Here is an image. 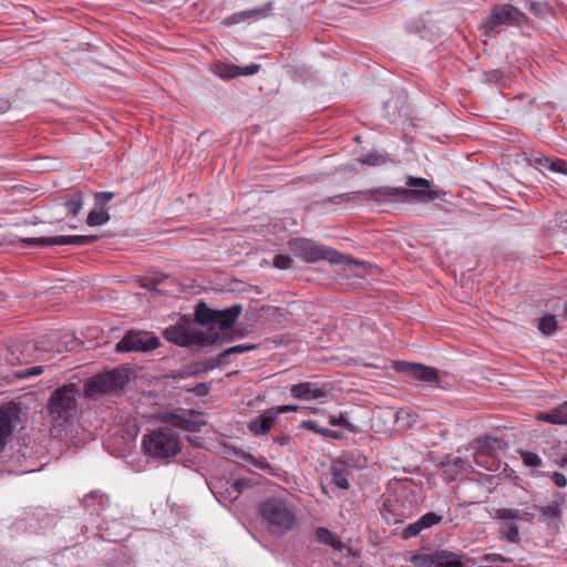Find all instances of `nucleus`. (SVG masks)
Listing matches in <instances>:
<instances>
[{
	"instance_id": "nucleus-1",
	"label": "nucleus",
	"mask_w": 567,
	"mask_h": 567,
	"mask_svg": "<svg viewBox=\"0 0 567 567\" xmlns=\"http://www.w3.org/2000/svg\"><path fill=\"white\" fill-rule=\"evenodd\" d=\"M406 186L404 187H390L381 186L375 187L368 193L373 198L375 204H384L393 198H399L400 202H420L429 203L437 198L435 192L431 190V184L427 179L422 177L408 176Z\"/></svg>"
},
{
	"instance_id": "nucleus-2",
	"label": "nucleus",
	"mask_w": 567,
	"mask_h": 567,
	"mask_svg": "<svg viewBox=\"0 0 567 567\" xmlns=\"http://www.w3.org/2000/svg\"><path fill=\"white\" fill-rule=\"evenodd\" d=\"M79 398L80 389L74 383L59 386L51 393L48 413L55 427L64 426L75 417Z\"/></svg>"
},
{
	"instance_id": "nucleus-3",
	"label": "nucleus",
	"mask_w": 567,
	"mask_h": 567,
	"mask_svg": "<svg viewBox=\"0 0 567 567\" xmlns=\"http://www.w3.org/2000/svg\"><path fill=\"white\" fill-rule=\"evenodd\" d=\"M144 452L158 460H168L176 456L181 450V441L177 432L171 427H159L143 435Z\"/></svg>"
},
{
	"instance_id": "nucleus-4",
	"label": "nucleus",
	"mask_w": 567,
	"mask_h": 567,
	"mask_svg": "<svg viewBox=\"0 0 567 567\" xmlns=\"http://www.w3.org/2000/svg\"><path fill=\"white\" fill-rule=\"evenodd\" d=\"M529 24L528 17L511 3L494 4L488 17L481 23L485 35L499 33L505 27H520Z\"/></svg>"
},
{
	"instance_id": "nucleus-5",
	"label": "nucleus",
	"mask_w": 567,
	"mask_h": 567,
	"mask_svg": "<svg viewBox=\"0 0 567 567\" xmlns=\"http://www.w3.org/2000/svg\"><path fill=\"white\" fill-rule=\"evenodd\" d=\"M259 514L274 534H285L295 524V514L280 498H268L259 505Z\"/></svg>"
},
{
	"instance_id": "nucleus-6",
	"label": "nucleus",
	"mask_w": 567,
	"mask_h": 567,
	"mask_svg": "<svg viewBox=\"0 0 567 567\" xmlns=\"http://www.w3.org/2000/svg\"><path fill=\"white\" fill-rule=\"evenodd\" d=\"M243 311L241 305H233L224 310H213L205 302H199L195 309V319L199 324L227 330L233 327Z\"/></svg>"
},
{
	"instance_id": "nucleus-7",
	"label": "nucleus",
	"mask_w": 567,
	"mask_h": 567,
	"mask_svg": "<svg viewBox=\"0 0 567 567\" xmlns=\"http://www.w3.org/2000/svg\"><path fill=\"white\" fill-rule=\"evenodd\" d=\"M164 337L169 342H173L181 347H188L193 344L197 346H210L216 343L220 337L217 332L207 333L202 329L175 324L164 330Z\"/></svg>"
},
{
	"instance_id": "nucleus-8",
	"label": "nucleus",
	"mask_w": 567,
	"mask_h": 567,
	"mask_svg": "<svg viewBox=\"0 0 567 567\" xmlns=\"http://www.w3.org/2000/svg\"><path fill=\"white\" fill-rule=\"evenodd\" d=\"M128 381L126 370L114 369L92 377L85 383L84 393L89 398L121 390Z\"/></svg>"
},
{
	"instance_id": "nucleus-9",
	"label": "nucleus",
	"mask_w": 567,
	"mask_h": 567,
	"mask_svg": "<svg viewBox=\"0 0 567 567\" xmlns=\"http://www.w3.org/2000/svg\"><path fill=\"white\" fill-rule=\"evenodd\" d=\"M291 248L297 256L303 258L308 262L326 260L332 265H339L344 259V256L338 250L324 245H317L305 238L293 240L291 243Z\"/></svg>"
},
{
	"instance_id": "nucleus-10",
	"label": "nucleus",
	"mask_w": 567,
	"mask_h": 567,
	"mask_svg": "<svg viewBox=\"0 0 567 567\" xmlns=\"http://www.w3.org/2000/svg\"><path fill=\"white\" fill-rule=\"evenodd\" d=\"M156 337L144 331H128L115 346L117 352L150 351L158 347Z\"/></svg>"
},
{
	"instance_id": "nucleus-11",
	"label": "nucleus",
	"mask_w": 567,
	"mask_h": 567,
	"mask_svg": "<svg viewBox=\"0 0 567 567\" xmlns=\"http://www.w3.org/2000/svg\"><path fill=\"white\" fill-rule=\"evenodd\" d=\"M97 240V236H56V237H41V238H24L22 239L24 247L34 246H52V245H76L84 246L93 244Z\"/></svg>"
},
{
	"instance_id": "nucleus-12",
	"label": "nucleus",
	"mask_w": 567,
	"mask_h": 567,
	"mask_svg": "<svg viewBox=\"0 0 567 567\" xmlns=\"http://www.w3.org/2000/svg\"><path fill=\"white\" fill-rule=\"evenodd\" d=\"M477 443L480 444L478 450L474 454V461L476 465L482 466L486 470L494 471L497 470V461L495 457H492L493 464H485L483 458L488 456H495L496 449L501 447L502 441L493 437H486L484 440H477Z\"/></svg>"
},
{
	"instance_id": "nucleus-13",
	"label": "nucleus",
	"mask_w": 567,
	"mask_h": 567,
	"mask_svg": "<svg viewBox=\"0 0 567 567\" xmlns=\"http://www.w3.org/2000/svg\"><path fill=\"white\" fill-rule=\"evenodd\" d=\"M396 370L400 372H405L416 380L423 382L433 383L439 380L437 371L434 368H430L423 364L399 362L396 364Z\"/></svg>"
},
{
	"instance_id": "nucleus-14",
	"label": "nucleus",
	"mask_w": 567,
	"mask_h": 567,
	"mask_svg": "<svg viewBox=\"0 0 567 567\" xmlns=\"http://www.w3.org/2000/svg\"><path fill=\"white\" fill-rule=\"evenodd\" d=\"M202 413L196 410H189L186 414L172 413L168 417L171 423L187 432H199L205 422L198 420Z\"/></svg>"
},
{
	"instance_id": "nucleus-15",
	"label": "nucleus",
	"mask_w": 567,
	"mask_h": 567,
	"mask_svg": "<svg viewBox=\"0 0 567 567\" xmlns=\"http://www.w3.org/2000/svg\"><path fill=\"white\" fill-rule=\"evenodd\" d=\"M474 558L449 550H436V567H473Z\"/></svg>"
},
{
	"instance_id": "nucleus-16",
	"label": "nucleus",
	"mask_w": 567,
	"mask_h": 567,
	"mask_svg": "<svg viewBox=\"0 0 567 567\" xmlns=\"http://www.w3.org/2000/svg\"><path fill=\"white\" fill-rule=\"evenodd\" d=\"M290 393L295 399L299 400H316L327 394L324 385H319L312 382H302L291 386Z\"/></svg>"
},
{
	"instance_id": "nucleus-17",
	"label": "nucleus",
	"mask_w": 567,
	"mask_h": 567,
	"mask_svg": "<svg viewBox=\"0 0 567 567\" xmlns=\"http://www.w3.org/2000/svg\"><path fill=\"white\" fill-rule=\"evenodd\" d=\"M256 348L255 344H238L221 351L216 358H210L204 362L203 371L213 370L217 367L226 365L229 363L231 354H240Z\"/></svg>"
},
{
	"instance_id": "nucleus-18",
	"label": "nucleus",
	"mask_w": 567,
	"mask_h": 567,
	"mask_svg": "<svg viewBox=\"0 0 567 567\" xmlns=\"http://www.w3.org/2000/svg\"><path fill=\"white\" fill-rule=\"evenodd\" d=\"M272 4L274 3L270 1V2L266 3L264 7L234 13V14L225 18L223 23L225 25H233V24L240 23V22H243L247 19H251V18H254V19L267 18L270 16V13L272 11Z\"/></svg>"
},
{
	"instance_id": "nucleus-19",
	"label": "nucleus",
	"mask_w": 567,
	"mask_h": 567,
	"mask_svg": "<svg viewBox=\"0 0 567 567\" xmlns=\"http://www.w3.org/2000/svg\"><path fill=\"white\" fill-rule=\"evenodd\" d=\"M443 476L447 481H454L460 474L468 472L471 464L461 456H447L442 462Z\"/></svg>"
},
{
	"instance_id": "nucleus-20",
	"label": "nucleus",
	"mask_w": 567,
	"mask_h": 567,
	"mask_svg": "<svg viewBox=\"0 0 567 567\" xmlns=\"http://www.w3.org/2000/svg\"><path fill=\"white\" fill-rule=\"evenodd\" d=\"M276 419L277 413L271 409L267 410L261 415L251 420L248 424V429L255 435H264L270 431Z\"/></svg>"
},
{
	"instance_id": "nucleus-21",
	"label": "nucleus",
	"mask_w": 567,
	"mask_h": 567,
	"mask_svg": "<svg viewBox=\"0 0 567 567\" xmlns=\"http://www.w3.org/2000/svg\"><path fill=\"white\" fill-rule=\"evenodd\" d=\"M401 504L396 497H389L383 501L381 515L389 524H395L404 516Z\"/></svg>"
},
{
	"instance_id": "nucleus-22",
	"label": "nucleus",
	"mask_w": 567,
	"mask_h": 567,
	"mask_svg": "<svg viewBox=\"0 0 567 567\" xmlns=\"http://www.w3.org/2000/svg\"><path fill=\"white\" fill-rule=\"evenodd\" d=\"M373 188L364 189V190H358V192H350V193H343L338 194L334 196L326 197L321 200L323 205L326 204H333V205H342L350 203L352 200H355L358 198H362L364 200L373 202V198L368 195L369 192H371Z\"/></svg>"
},
{
	"instance_id": "nucleus-23",
	"label": "nucleus",
	"mask_w": 567,
	"mask_h": 567,
	"mask_svg": "<svg viewBox=\"0 0 567 567\" xmlns=\"http://www.w3.org/2000/svg\"><path fill=\"white\" fill-rule=\"evenodd\" d=\"M536 419L550 424H567V402L548 412H538Z\"/></svg>"
},
{
	"instance_id": "nucleus-24",
	"label": "nucleus",
	"mask_w": 567,
	"mask_h": 567,
	"mask_svg": "<svg viewBox=\"0 0 567 567\" xmlns=\"http://www.w3.org/2000/svg\"><path fill=\"white\" fill-rule=\"evenodd\" d=\"M13 431V416L0 406V449L7 444Z\"/></svg>"
},
{
	"instance_id": "nucleus-25",
	"label": "nucleus",
	"mask_w": 567,
	"mask_h": 567,
	"mask_svg": "<svg viewBox=\"0 0 567 567\" xmlns=\"http://www.w3.org/2000/svg\"><path fill=\"white\" fill-rule=\"evenodd\" d=\"M316 539L324 545H329L334 549L341 550L343 545L340 538L334 534L331 533L329 529L324 527H319L316 530Z\"/></svg>"
},
{
	"instance_id": "nucleus-26",
	"label": "nucleus",
	"mask_w": 567,
	"mask_h": 567,
	"mask_svg": "<svg viewBox=\"0 0 567 567\" xmlns=\"http://www.w3.org/2000/svg\"><path fill=\"white\" fill-rule=\"evenodd\" d=\"M348 412H341L339 415H329L328 422L331 426H342L347 429L350 433L358 434L360 429L350 423L347 419Z\"/></svg>"
},
{
	"instance_id": "nucleus-27",
	"label": "nucleus",
	"mask_w": 567,
	"mask_h": 567,
	"mask_svg": "<svg viewBox=\"0 0 567 567\" xmlns=\"http://www.w3.org/2000/svg\"><path fill=\"white\" fill-rule=\"evenodd\" d=\"M214 72L221 79H234L240 76L239 66L227 63L215 64Z\"/></svg>"
},
{
	"instance_id": "nucleus-28",
	"label": "nucleus",
	"mask_w": 567,
	"mask_h": 567,
	"mask_svg": "<svg viewBox=\"0 0 567 567\" xmlns=\"http://www.w3.org/2000/svg\"><path fill=\"white\" fill-rule=\"evenodd\" d=\"M331 476V482L339 488L348 489L350 487L348 472L342 466H333Z\"/></svg>"
},
{
	"instance_id": "nucleus-29",
	"label": "nucleus",
	"mask_w": 567,
	"mask_h": 567,
	"mask_svg": "<svg viewBox=\"0 0 567 567\" xmlns=\"http://www.w3.org/2000/svg\"><path fill=\"white\" fill-rule=\"evenodd\" d=\"M415 567H436V551L431 554H415L411 558Z\"/></svg>"
},
{
	"instance_id": "nucleus-30",
	"label": "nucleus",
	"mask_w": 567,
	"mask_h": 567,
	"mask_svg": "<svg viewBox=\"0 0 567 567\" xmlns=\"http://www.w3.org/2000/svg\"><path fill=\"white\" fill-rule=\"evenodd\" d=\"M65 208L72 216H76L83 206V194L81 192L73 193L64 203Z\"/></svg>"
},
{
	"instance_id": "nucleus-31",
	"label": "nucleus",
	"mask_w": 567,
	"mask_h": 567,
	"mask_svg": "<svg viewBox=\"0 0 567 567\" xmlns=\"http://www.w3.org/2000/svg\"><path fill=\"white\" fill-rule=\"evenodd\" d=\"M539 515L543 519H557L561 515V505L559 503H553L546 506L538 507Z\"/></svg>"
},
{
	"instance_id": "nucleus-32",
	"label": "nucleus",
	"mask_w": 567,
	"mask_h": 567,
	"mask_svg": "<svg viewBox=\"0 0 567 567\" xmlns=\"http://www.w3.org/2000/svg\"><path fill=\"white\" fill-rule=\"evenodd\" d=\"M110 220V215L103 210L100 209H92L86 218V224L89 226H101L104 225Z\"/></svg>"
},
{
	"instance_id": "nucleus-33",
	"label": "nucleus",
	"mask_w": 567,
	"mask_h": 567,
	"mask_svg": "<svg viewBox=\"0 0 567 567\" xmlns=\"http://www.w3.org/2000/svg\"><path fill=\"white\" fill-rule=\"evenodd\" d=\"M527 9L529 10V12H532L534 16L538 18H546L550 16L553 12L551 7L546 2L530 1L527 4Z\"/></svg>"
},
{
	"instance_id": "nucleus-34",
	"label": "nucleus",
	"mask_w": 567,
	"mask_h": 567,
	"mask_svg": "<svg viewBox=\"0 0 567 567\" xmlns=\"http://www.w3.org/2000/svg\"><path fill=\"white\" fill-rule=\"evenodd\" d=\"M557 328L556 317L553 315L544 316L538 323V329L546 336H551Z\"/></svg>"
},
{
	"instance_id": "nucleus-35",
	"label": "nucleus",
	"mask_w": 567,
	"mask_h": 567,
	"mask_svg": "<svg viewBox=\"0 0 567 567\" xmlns=\"http://www.w3.org/2000/svg\"><path fill=\"white\" fill-rule=\"evenodd\" d=\"M502 536L512 544H518L520 540V535L518 530V526L515 523H511L505 525L501 530Z\"/></svg>"
},
{
	"instance_id": "nucleus-36",
	"label": "nucleus",
	"mask_w": 567,
	"mask_h": 567,
	"mask_svg": "<svg viewBox=\"0 0 567 567\" xmlns=\"http://www.w3.org/2000/svg\"><path fill=\"white\" fill-rule=\"evenodd\" d=\"M442 518L443 517L441 515L430 512V513L422 515L416 522H417L419 526L421 527V529L424 530V529H427V528L441 523Z\"/></svg>"
},
{
	"instance_id": "nucleus-37",
	"label": "nucleus",
	"mask_w": 567,
	"mask_h": 567,
	"mask_svg": "<svg viewBox=\"0 0 567 567\" xmlns=\"http://www.w3.org/2000/svg\"><path fill=\"white\" fill-rule=\"evenodd\" d=\"M526 515H528L526 512L515 508H501L496 511V518H501L504 520H514L523 518Z\"/></svg>"
},
{
	"instance_id": "nucleus-38",
	"label": "nucleus",
	"mask_w": 567,
	"mask_h": 567,
	"mask_svg": "<svg viewBox=\"0 0 567 567\" xmlns=\"http://www.w3.org/2000/svg\"><path fill=\"white\" fill-rule=\"evenodd\" d=\"M359 162L369 166H380L386 163V156L379 152H373L362 156Z\"/></svg>"
},
{
	"instance_id": "nucleus-39",
	"label": "nucleus",
	"mask_w": 567,
	"mask_h": 567,
	"mask_svg": "<svg viewBox=\"0 0 567 567\" xmlns=\"http://www.w3.org/2000/svg\"><path fill=\"white\" fill-rule=\"evenodd\" d=\"M43 373V367L42 365H35L31 368H23L14 372V378L17 379H29L32 377H37Z\"/></svg>"
},
{
	"instance_id": "nucleus-40",
	"label": "nucleus",
	"mask_w": 567,
	"mask_h": 567,
	"mask_svg": "<svg viewBox=\"0 0 567 567\" xmlns=\"http://www.w3.org/2000/svg\"><path fill=\"white\" fill-rule=\"evenodd\" d=\"M233 486V497H239L241 493L250 488L252 486V481L247 477H240L236 480L234 483H231Z\"/></svg>"
},
{
	"instance_id": "nucleus-41",
	"label": "nucleus",
	"mask_w": 567,
	"mask_h": 567,
	"mask_svg": "<svg viewBox=\"0 0 567 567\" xmlns=\"http://www.w3.org/2000/svg\"><path fill=\"white\" fill-rule=\"evenodd\" d=\"M300 426L307 431L315 432L323 437L326 436L324 432H327V427L320 426L317 421L305 420L301 422Z\"/></svg>"
},
{
	"instance_id": "nucleus-42",
	"label": "nucleus",
	"mask_w": 567,
	"mask_h": 567,
	"mask_svg": "<svg viewBox=\"0 0 567 567\" xmlns=\"http://www.w3.org/2000/svg\"><path fill=\"white\" fill-rule=\"evenodd\" d=\"M114 198V193L112 192H97L94 195L95 205L100 208H103L106 204H109Z\"/></svg>"
},
{
	"instance_id": "nucleus-43",
	"label": "nucleus",
	"mask_w": 567,
	"mask_h": 567,
	"mask_svg": "<svg viewBox=\"0 0 567 567\" xmlns=\"http://www.w3.org/2000/svg\"><path fill=\"white\" fill-rule=\"evenodd\" d=\"M274 266L278 269H289L292 266V259L287 255H277L274 258Z\"/></svg>"
},
{
	"instance_id": "nucleus-44",
	"label": "nucleus",
	"mask_w": 567,
	"mask_h": 567,
	"mask_svg": "<svg viewBox=\"0 0 567 567\" xmlns=\"http://www.w3.org/2000/svg\"><path fill=\"white\" fill-rule=\"evenodd\" d=\"M422 532L421 527L419 526L417 522L415 520L412 524H409L402 532V538L409 539L412 537L417 536Z\"/></svg>"
},
{
	"instance_id": "nucleus-45",
	"label": "nucleus",
	"mask_w": 567,
	"mask_h": 567,
	"mask_svg": "<svg viewBox=\"0 0 567 567\" xmlns=\"http://www.w3.org/2000/svg\"><path fill=\"white\" fill-rule=\"evenodd\" d=\"M187 391L194 393L197 396H205L210 391V384L207 382H202V383L196 384L192 389H187Z\"/></svg>"
},
{
	"instance_id": "nucleus-46",
	"label": "nucleus",
	"mask_w": 567,
	"mask_h": 567,
	"mask_svg": "<svg viewBox=\"0 0 567 567\" xmlns=\"http://www.w3.org/2000/svg\"><path fill=\"white\" fill-rule=\"evenodd\" d=\"M549 169L555 173L567 175V161L556 159L549 163Z\"/></svg>"
},
{
	"instance_id": "nucleus-47",
	"label": "nucleus",
	"mask_w": 567,
	"mask_h": 567,
	"mask_svg": "<svg viewBox=\"0 0 567 567\" xmlns=\"http://www.w3.org/2000/svg\"><path fill=\"white\" fill-rule=\"evenodd\" d=\"M524 463L528 466L537 467L542 464V460L537 454L526 452L524 453Z\"/></svg>"
},
{
	"instance_id": "nucleus-48",
	"label": "nucleus",
	"mask_w": 567,
	"mask_h": 567,
	"mask_svg": "<svg viewBox=\"0 0 567 567\" xmlns=\"http://www.w3.org/2000/svg\"><path fill=\"white\" fill-rule=\"evenodd\" d=\"M235 454L238 456L239 460L248 462L257 467H261L260 464L254 457V455H251L250 453L244 451H235Z\"/></svg>"
},
{
	"instance_id": "nucleus-49",
	"label": "nucleus",
	"mask_w": 567,
	"mask_h": 567,
	"mask_svg": "<svg viewBox=\"0 0 567 567\" xmlns=\"http://www.w3.org/2000/svg\"><path fill=\"white\" fill-rule=\"evenodd\" d=\"M550 477H551L553 483L557 487H565L567 485L566 476L559 472H554Z\"/></svg>"
},
{
	"instance_id": "nucleus-50",
	"label": "nucleus",
	"mask_w": 567,
	"mask_h": 567,
	"mask_svg": "<svg viewBox=\"0 0 567 567\" xmlns=\"http://www.w3.org/2000/svg\"><path fill=\"white\" fill-rule=\"evenodd\" d=\"M259 69H260V65L257 63H251L245 68L239 66L240 76L241 75H245V76L252 75V74L257 73L259 71Z\"/></svg>"
},
{
	"instance_id": "nucleus-51",
	"label": "nucleus",
	"mask_w": 567,
	"mask_h": 567,
	"mask_svg": "<svg viewBox=\"0 0 567 567\" xmlns=\"http://www.w3.org/2000/svg\"><path fill=\"white\" fill-rule=\"evenodd\" d=\"M482 559L486 563L506 561V559L499 554H486Z\"/></svg>"
},
{
	"instance_id": "nucleus-52",
	"label": "nucleus",
	"mask_w": 567,
	"mask_h": 567,
	"mask_svg": "<svg viewBox=\"0 0 567 567\" xmlns=\"http://www.w3.org/2000/svg\"><path fill=\"white\" fill-rule=\"evenodd\" d=\"M299 406L298 405H292V404H287V405H280L276 411H274L275 413L280 414V413H286V412H296L298 411Z\"/></svg>"
},
{
	"instance_id": "nucleus-53",
	"label": "nucleus",
	"mask_w": 567,
	"mask_h": 567,
	"mask_svg": "<svg viewBox=\"0 0 567 567\" xmlns=\"http://www.w3.org/2000/svg\"><path fill=\"white\" fill-rule=\"evenodd\" d=\"M327 439H333V440H342L344 435L339 431H332L327 429V432H324Z\"/></svg>"
},
{
	"instance_id": "nucleus-54",
	"label": "nucleus",
	"mask_w": 567,
	"mask_h": 567,
	"mask_svg": "<svg viewBox=\"0 0 567 567\" xmlns=\"http://www.w3.org/2000/svg\"><path fill=\"white\" fill-rule=\"evenodd\" d=\"M220 496L225 499H229L230 502L238 499L239 497H233V486L230 485L224 492L220 493Z\"/></svg>"
},
{
	"instance_id": "nucleus-55",
	"label": "nucleus",
	"mask_w": 567,
	"mask_h": 567,
	"mask_svg": "<svg viewBox=\"0 0 567 567\" xmlns=\"http://www.w3.org/2000/svg\"><path fill=\"white\" fill-rule=\"evenodd\" d=\"M537 162L540 166L549 169V163H553L554 161L549 159L548 157H540L537 159Z\"/></svg>"
},
{
	"instance_id": "nucleus-56",
	"label": "nucleus",
	"mask_w": 567,
	"mask_h": 567,
	"mask_svg": "<svg viewBox=\"0 0 567 567\" xmlns=\"http://www.w3.org/2000/svg\"><path fill=\"white\" fill-rule=\"evenodd\" d=\"M34 350H37V346L33 342H27V343L23 344L22 353L23 352L34 351Z\"/></svg>"
},
{
	"instance_id": "nucleus-57",
	"label": "nucleus",
	"mask_w": 567,
	"mask_h": 567,
	"mask_svg": "<svg viewBox=\"0 0 567 567\" xmlns=\"http://www.w3.org/2000/svg\"><path fill=\"white\" fill-rule=\"evenodd\" d=\"M290 437L289 436H281V437H275L274 441L277 442L280 445L288 444Z\"/></svg>"
},
{
	"instance_id": "nucleus-58",
	"label": "nucleus",
	"mask_w": 567,
	"mask_h": 567,
	"mask_svg": "<svg viewBox=\"0 0 567 567\" xmlns=\"http://www.w3.org/2000/svg\"><path fill=\"white\" fill-rule=\"evenodd\" d=\"M492 457H493V456H488V457L483 458L484 463H485V464H489V465H491V464H493V463H492Z\"/></svg>"
},
{
	"instance_id": "nucleus-59",
	"label": "nucleus",
	"mask_w": 567,
	"mask_h": 567,
	"mask_svg": "<svg viewBox=\"0 0 567 567\" xmlns=\"http://www.w3.org/2000/svg\"><path fill=\"white\" fill-rule=\"evenodd\" d=\"M93 497H94V496H93V495H91V494L85 496V498H84V504H85V506H87V502H89L90 499H92Z\"/></svg>"
},
{
	"instance_id": "nucleus-60",
	"label": "nucleus",
	"mask_w": 567,
	"mask_h": 567,
	"mask_svg": "<svg viewBox=\"0 0 567 567\" xmlns=\"http://www.w3.org/2000/svg\"><path fill=\"white\" fill-rule=\"evenodd\" d=\"M31 359H32V357H31V355H24V357H23V361H24V362H28V361H30Z\"/></svg>"
},
{
	"instance_id": "nucleus-61",
	"label": "nucleus",
	"mask_w": 567,
	"mask_h": 567,
	"mask_svg": "<svg viewBox=\"0 0 567 567\" xmlns=\"http://www.w3.org/2000/svg\"><path fill=\"white\" fill-rule=\"evenodd\" d=\"M311 412H312V413H317V412H318V409H317V408H313V409H311Z\"/></svg>"
},
{
	"instance_id": "nucleus-62",
	"label": "nucleus",
	"mask_w": 567,
	"mask_h": 567,
	"mask_svg": "<svg viewBox=\"0 0 567 567\" xmlns=\"http://www.w3.org/2000/svg\"><path fill=\"white\" fill-rule=\"evenodd\" d=\"M565 312H566V316H567V300H566V303H565Z\"/></svg>"
}]
</instances>
